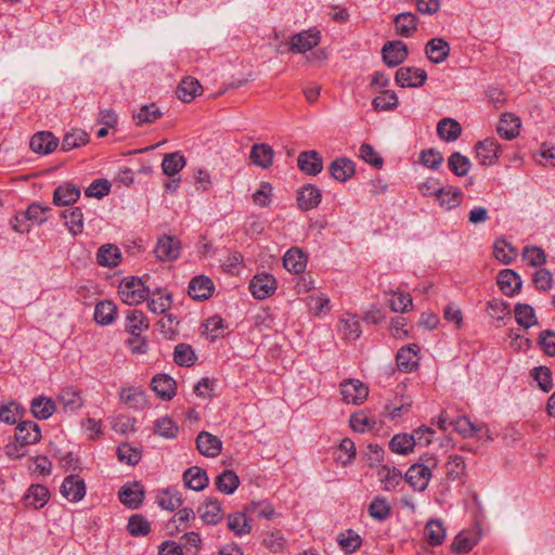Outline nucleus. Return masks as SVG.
I'll use <instances>...</instances> for the list:
<instances>
[{
	"label": "nucleus",
	"mask_w": 555,
	"mask_h": 555,
	"mask_svg": "<svg viewBox=\"0 0 555 555\" xmlns=\"http://www.w3.org/2000/svg\"><path fill=\"white\" fill-rule=\"evenodd\" d=\"M14 437L15 442L7 444L5 453L9 457L22 459L27 453L26 447L41 439V430L37 423L23 421L17 423Z\"/></svg>",
	"instance_id": "obj_1"
},
{
	"label": "nucleus",
	"mask_w": 555,
	"mask_h": 555,
	"mask_svg": "<svg viewBox=\"0 0 555 555\" xmlns=\"http://www.w3.org/2000/svg\"><path fill=\"white\" fill-rule=\"evenodd\" d=\"M437 465L438 460L434 456H428L422 463L411 465L404 475V479L415 491L423 492L427 489L433 468Z\"/></svg>",
	"instance_id": "obj_2"
},
{
	"label": "nucleus",
	"mask_w": 555,
	"mask_h": 555,
	"mask_svg": "<svg viewBox=\"0 0 555 555\" xmlns=\"http://www.w3.org/2000/svg\"><path fill=\"white\" fill-rule=\"evenodd\" d=\"M150 288L145 285L141 278L128 276L125 278L119 285L118 294L120 299L129 305H139L150 295Z\"/></svg>",
	"instance_id": "obj_3"
},
{
	"label": "nucleus",
	"mask_w": 555,
	"mask_h": 555,
	"mask_svg": "<svg viewBox=\"0 0 555 555\" xmlns=\"http://www.w3.org/2000/svg\"><path fill=\"white\" fill-rule=\"evenodd\" d=\"M427 74L417 67H400L396 72L395 80L401 88H417L425 83Z\"/></svg>",
	"instance_id": "obj_4"
},
{
	"label": "nucleus",
	"mask_w": 555,
	"mask_h": 555,
	"mask_svg": "<svg viewBox=\"0 0 555 555\" xmlns=\"http://www.w3.org/2000/svg\"><path fill=\"white\" fill-rule=\"evenodd\" d=\"M475 151L476 157L482 166H491L501 154V145L494 138H487L476 143Z\"/></svg>",
	"instance_id": "obj_5"
},
{
	"label": "nucleus",
	"mask_w": 555,
	"mask_h": 555,
	"mask_svg": "<svg viewBox=\"0 0 555 555\" xmlns=\"http://www.w3.org/2000/svg\"><path fill=\"white\" fill-rule=\"evenodd\" d=\"M276 289V280L269 273L256 274L249 283V291L257 299L270 297Z\"/></svg>",
	"instance_id": "obj_6"
},
{
	"label": "nucleus",
	"mask_w": 555,
	"mask_h": 555,
	"mask_svg": "<svg viewBox=\"0 0 555 555\" xmlns=\"http://www.w3.org/2000/svg\"><path fill=\"white\" fill-rule=\"evenodd\" d=\"M343 400L348 404H361L369 396L367 387L359 379H350L340 384Z\"/></svg>",
	"instance_id": "obj_7"
},
{
	"label": "nucleus",
	"mask_w": 555,
	"mask_h": 555,
	"mask_svg": "<svg viewBox=\"0 0 555 555\" xmlns=\"http://www.w3.org/2000/svg\"><path fill=\"white\" fill-rule=\"evenodd\" d=\"M383 61L389 67H396L408 57V47L401 40L388 41L382 49Z\"/></svg>",
	"instance_id": "obj_8"
},
{
	"label": "nucleus",
	"mask_w": 555,
	"mask_h": 555,
	"mask_svg": "<svg viewBox=\"0 0 555 555\" xmlns=\"http://www.w3.org/2000/svg\"><path fill=\"white\" fill-rule=\"evenodd\" d=\"M61 493L70 502H79L86 495L85 481L77 475H69L63 480Z\"/></svg>",
	"instance_id": "obj_9"
},
{
	"label": "nucleus",
	"mask_w": 555,
	"mask_h": 555,
	"mask_svg": "<svg viewBox=\"0 0 555 555\" xmlns=\"http://www.w3.org/2000/svg\"><path fill=\"white\" fill-rule=\"evenodd\" d=\"M154 253L160 261L176 260L180 255V242L173 236L164 235L158 240Z\"/></svg>",
	"instance_id": "obj_10"
},
{
	"label": "nucleus",
	"mask_w": 555,
	"mask_h": 555,
	"mask_svg": "<svg viewBox=\"0 0 555 555\" xmlns=\"http://www.w3.org/2000/svg\"><path fill=\"white\" fill-rule=\"evenodd\" d=\"M199 518L206 525H217L223 518V511L218 500L209 498L197 507Z\"/></svg>",
	"instance_id": "obj_11"
},
{
	"label": "nucleus",
	"mask_w": 555,
	"mask_h": 555,
	"mask_svg": "<svg viewBox=\"0 0 555 555\" xmlns=\"http://www.w3.org/2000/svg\"><path fill=\"white\" fill-rule=\"evenodd\" d=\"M298 168L309 176H317L323 169V159L317 151H305L298 155Z\"/></svg>",
	"instance_id": "obj_12"
},
{
	"label": "nucleus",
	"mask_w": 555,
	"mask_h": 555,
	"mask_svg": "<svg viewBox=\"0 0 555 555\" xmlns=\"http://www.w3.org/2000/svg\"><path fill=\"white\" fill-rule=\"evenodd\" d=\"M118 498L122 504L135 509L143 501V487L139 482L127 483L118 491Z\"/></svg>",
	"instance_id": "obj_13"
},
{
	"label": "nucleus",
	"mask_w": 555,
	"mask_h": 555,
	"mask_svg": "<svg viewBox=\"0 0 555 555\" xmlns=\"http://www.w3.org/2000/svg\"><path fill=\"white\" fill-rule=\"evenodd\" d=\"M79 186L66 182L59 185L53 192V204L55 206H69L75 204L80 197Z\"/></svg>",
	"instance_id": "obj_14"
},
{
	"label": "nucleus",
	"mask_w": 555,
	"mask_h": 555,
	"mask_svg": "<svg viewBox=\"0 0 555 555\" xmlns=\"http://www.w3.org/2000/svg\"><path fill=\"white\" fill-rule=\"evenodd\" d=\"M196 448L204 456L215 457L221 452L222 442L218 437L202 431L196 437Z\"/></svg>",
	"instance_id": "obj_15"
},
{
	"label": "nucleus",
	"mask_w": 555,
	"mask_h": 555,
	"mask_svg": "<svg viewBox=\"0 0 555 555\" xmlns=\"http://www.w3.org/2000/svg\"><path fill=\"white\" fill-rule=\"evenodd\" d=\"M521 122L520 119L511 113L501 116L496 126L498 134L505 140H513L519 134Z\"/></svg>",
	"instance_id": "obj_16"
},
{
	"label": "nucleus",
	"mask_w": 555,
	"mask_h": 555,
	"mask_svg": "<svg viewBox=\"0 0 555 555\" xmlns=\"http://www.w3.org/2000/svg\"><path fill=\"white\" fill-rule=\"evenodd\" d=\"M322 198L321 191L312 184L305 185L297 195V204L300 210L308 211L315 208Z\"/></svg>",
	"instance_id": "obj_17"
},
{
	"label": "nucleus",
	"mask_w": 555,
	"mask_h": 555,
	"mask_svg": "<svg viewBox=\"0 0 555 555\" xmlns=\"http://www.w3.org/2000/svg\"><path fill=\"white\" fill-rule=\"evenodd\" d=\"M214 291L212 281L204 275L193 278L188 287L190 297L196 300L207 299L211 296Z\"/></svg>",
	"instance_id": "obj_18"
},
{
	"label": "nucleus",
	"mask_w": 555,
	"mask_h": 555,
	"mask_svg": "<svg viewBox=\"0 0 555 555\" xmlns=\"http://www.w3.org/2000/svg\"><path fill=\"white\" fill-rule=\"evenodd\" d=\"M420 347L411 344L400 348L397 352V366L401 372H411L417 365V353Z\"/></svg>",
	"instance_id": "obj_19"
},
{
	"label": "nucleus",
	"mask_w": 555,
	"mask_h": 555,
	"mask_svg": "<svg viewBox=\"0 0 555 555\" xmlns=\"http://www.w3.org/2000/svg\"><path fill=\"white\" fill-rule=\"evenodd\" d=\"M520 276L511 269L502 270L498 275V285L506 296L516 295L521 288Z\"/></svg>",
	"instance_id": "obj_20"
},
{
	"label": "nucleus",
	"mask_w": 555,
	"mask_h": 555,
	"mask_svg": "<svg viewBox=\"0 0 555 555\" xmlns=\"http://www.w3.org/2000/svg\"><path fill=\"white\" fill-rule=\"evenodd\" d=\"M59 140L49 131H41L33 135L29 142L31 151L38 154H49L56 149Z\"/></svg>",
	"instance_id": "obj_21"
},
{
	"label": "nucleus",
	"mask_w": 555,
	"mask_h": 555,
	"mask_svg": "<svg viewBox=\"0 0 555 555\" xmlns=\"http://www.w3.org/2000/svg\"><path fill=\"white\" fill-rule=\"evenodd\" d=\"M393 24L399 36L409 38L417 30L418 17L414 13L403 12L395 16Z\"/></svg>",
	"instance_id": "obj_22"
},
{
	"label": "nucleus",
	"mask_w": 555,
	"mask_h": 555,
	"mask_svg": "<svg viewBox=\"0 0 555 555\" xmlns=\"http://www.w3.org/2000/svg\"><path fill=\"white\" fill-rule=\"evenodd\" d=\"M152 389L163 400H171L176 395V380L166 374L156 375L151 383Z\"/></svg>",
	"instance_id": "obj_23"
},
{
	"label": "nucleus",
	"mask_w": 555,
	"mask_h": 555,
	"mask_svg": "<svg viewBox=\"0 0 555 555\" xmlns=\"http://www.w3.org/2000/svg\"><path fill=\"white\" fill-rule=\"evenodd\" d=\"M319 33L301 31L291 38V51L305 53L319 44Z\"/></svg>",
	"instance_id": "obj_24"
},
{
	"label": "nucleus",
	"mask_w": 555,
	"mask_h": 555,
	"mask_svg": "<svg viewBox=\"0 0 555 555\" xmlns=\"http://www.w3.org/2000/svg\"><path fill=\"white\" fill-rule=\"evenodd\" d=\"M427 57L435 64L442 63L450 54V46L443 38H433L425 46Z\"/></svg>",
	"instance_id": "obj_25"
},
{
	"label": "nucleus",
	"mask_w": 555,
	"mask_h": 555,
	"mask_svg": "<svg viewBox=\"0 0 555 555\" xmlns=\"http://www.w3.org/2000/svg\"><path fill=\"white\" fill-rule=\"evenodd\" d=\"M274 156L273 149L266 143H257L251 146L249 158L251 163L263 169L272 165Z\"/></svg>",
	"instance_id": "obj_26"
},
{
	"label": "nucleus",
	"mask_w": 555,
	"mask_h": 555,
	"mask_svg": "<svg viewBox=\"0 0 555 555\" xmlns=\"http://www.w3.org/2000/svg\"><path fill=\"white\" fill-rule=\"evenodd\" d=\"M330 172L332 177L339 181L345 182L354 175V163L346 157H338L330 165Z\"/></svg>",
	"instance_id": "obj_27"
},
{
	"label": "nucleus",
	"mask_w": 555,
	"mask_h": 555,
	"mask_svg": "<svg viewBox=\"0 0 555 555\" xmlns=\"http://www.w3.org/2000/svg\"><path fill=\"white\" fill-rule=\"evenodd\" d=\"M283 263L287 271L299 274L304 272L307 267V256L301 249L293 247L284 255Z\"/></svg>",
	"instance_id": "obj_28"
},
{
	"label": "nucleus",
	"mask_w": 555,
	"mask_h": 555,
	"mask_svg": "<svg viewBox=\"0 0 555 555\" xmlns=\"http://www.w3.org/2000/svg\"><path fill=\"white\" fill-rule=\"evenodd\" d=\"M56 410L55 402L48 397L39 396L31 400L30 412L35 418L48 420Z\"/></svg>",
	"instance_id": "obj_29"
},
{
	"label": "nucleus",
	"mask_w": 555,
	"mask_h": 555,
	"mask_svg": "<svg viewBox=\"0 0 555 555\" xmlns=\"http://www.w3.org/2000/svg\"><path fill=\"white\" fill-rule=\"evenodd\" d=\"M117 317V307L111 300H102L96 304L94 308V321L102 325L106 326L112 324Z\"/></svg>",
	"instance_id": "obj_30"
},
{
	"label": "nucleus",
	"mask_w": 555,
	"mask_h": 555,
	"mask_svg": "<svg viewBox=\"0 0 555 555\" xmlns=\"http://www.w3.org/2000/svg\"><path fill=\"white\" fill-rule=\"evenodd\" d=\"M183 481L189 489L201 491L207 487L208 476L206 470L198 466H192L184 472Z\"/></svg>",
	"instance_id": "obj_31"
},
{
	"label": "nucleus",
	"mask_w": 555,
	"mask_h": 555,
	"mask_svg": "<svg viewBox=\"0 0 555 555\" xmlns=\"http://www.w3.org/2000/svg\"><path fill=\"white\" fill-rule=\"evenodd\" d=\"M119 398L122 403L128 404L131 409L134 410H142L147 405L145 392L140 388H122L120 390Z\"/></svg>",
	"instance_id": "obj_32"
},
{
	"label": "nucleus",
	"mask_w": 555,
	"mask_h": 555,
	"mask_svg": "<svg viewBox=\"0 0 555 555\" xmlns=\"http://www.w3.org/2000/svg\"><path fill=\"white\" fill-rule=\"evenodd\" d=\"M437 133L441 140L453 142L462 134V127L455 119L446 117L438 122Z\"/></svg>",
	"instance_id": "obj_33"
},
{
	"label": "nucleus",
	"mask_w": 555,
	"mask_h": 555,
	"mask_svg": "<svg viewBox=\"0 0 555 555\" xmlns=\"http://www.w3.org/2000/svg\"><path fill=\"white\" fill-rule=\"evenodd\" d=\"M50 499V492L42 485H31L25 495V504L36 509L43 507Z\"/></svg>",
	"instance_id": "obj_34"
},
{
	"label": "nucleus",
	"mask_w": 555,
	"mask_h": 555,
	"mask_svg": "<svg viewBox=\"0 0 555 555\" xmlns=\"http://www.w3.org/2000/svg\"><path fill=\"white\" fill-rule=\"evenodd\" d=\"M462 197L463 192L461 190L452 185H447L441 186L437 201L443 209L450 210L461 204Z\"/></svg>",
	"instance_id": "obj_35"
},
{
	"label": "nucleus",
	"mask_w": 555,
	"mask_h": 555,
	"mask_svg": "<svg viewBox=\"0 0 555 555\" xmlns=\"http://www.w3.org/2000/svg\"><path fill=\"white\" fill-rule=\"evenodd\" d=\"M120 259V249L114 244H104L98 249L96 260L102 267H116Z\"/></svg>",
	"instance_id": "obj_36"
},
{
	"label": "nucleus",
	"mask_w": 555,
	"mask_h": 555,
	"mask_svg": "<svg viewBox=\"0 0 555 555\" xmlns=\"http://www.w3.org/2000/svg\"><path fill=\"white\" fill-rule=\"evenodd\" d=\"M377 476L383 485V490L385 491H393L403 479V476L398 468L389 467L387 465H384L378 469Z\"/></svg>",
	"instance_id": "obj_37"
},
{
	"label": "nucleus",
	"mask_w": 555,
	"mask_h": 555,
	"mask_svg": "<svg viewBox=\"0 0 555 555\" xmlns=\"http://www.w3.org/2000/svg\"><path fill=\"white\" fill-rule=\"evenodd\" d=\"M201 92L202 86L197 79L192 77L182 79L176 91L177 96L185 103L193 101Z\"/></svg>",
	"instance_id": "obj_38"
},
{
	"label": "nucleus",
	"mask_w": 555,
	"mask_h": 555,
	"mask_svg": "<svg viewBox=\"0 0 555 555\" xmlns=\"http://www.w3.org/2000/svg\"><path fill=\"white\" fill-rule=\"evenodd\" d=\"M412 403L410 397H396L391 402L385 405L386 415L391 421H397L411 411Z\"/></svg>",
	"instance_id": "obj_39"
},
{
	"label": "nucleus",
	"mask_w": 555,
	"mask_h": 555,
	"mask_svg": "<svg viewBox=\"0 0 555 555\" xmlns=\"http://www.w3.org/2000/svg\"><path fill=\"white\" fill-rule=\"evenodd\" d=\"M62 218L65 220V225L69 233L74 236L82 233L83 231V214L81 208L74 207L66 209L62 212Z\"/></svg>",
	"instance_id": "obj_40"
},
{
	"label": "nucleus",
	"mask_w": 555,
	"mask_h": 555,
	"mask_svg": "<svg viewBox=\"0 0 555 555\" xmlns=\"http://www.w3.org/2000/svg\"><path fill=\"white\" fill-rule=\"evenodd\" d=\"M125 328L129 334H141L149 328L147 318L140 310H128Z\"/></svg>",
	"instance_id": "obj_41"
},
{
	"label": "nucleus",
	"mask_w": 555,
	"mask_h": 555,
	"mask_svg": "<svg viewBox=\"0 0 555 555\" xmlns=\"http://www.w3.org/2000/svg\"><path fill=\"white\" fill-rule=\"evenodd\" d=\"M152 297L147 300L149 310L156 314L165 313L172 305L171 294H163L160 288H156L152 293Z\"/></svg>",
	"instance_id": "obj_42"
},
{
	"label": "nucleus",
	"mask_w": 555,
	"mask_h": 555,
	"mask_svg": "<svg viewBox=\"0 0 555 555\" xmlns=\"http://www.w3.org/2000/svg\"><path fill=\"white\" fill-rule=\"evenodd\" d=\"M183 503L181 493L171 488L163 490L157 496V504L166 511L173 512Z\"/></svg>",
	"instance_id": "obj_43"
},
{
	"label": "nucleus",
	"mask_w": 555,
	"mask_h": 555,
	"mask_svg": "<svg viewBox=\"0 0 555 555\" xmlns=\"http://www.w3.org/2000/svg\"><path fill=\"white\" fill-rule=\"evenodd\" d=\"M185 165V157L180 152H173L164 156L162 169L165 175L173 177L179 173Z\"/></svg>",
	"instance_id": "obj_44"
},
{
	"label": "nucleus",
	"mask_w": 555,
	"mask_h": 555,
	"mask_svg": "<svg viewBox=\"0 0 555 555\" xmlns=\"http://www.w3.org/2000/svg\"><path fill=\"white\" fill-rule=\"evenodd\" d=\"M367 513L373 519L384 521L390 517L391 506L387 499L377 495L369 504Z\"/></svg>",
	"instance_id": "obj_45"
},
{
	"label": "nucleus",
	"mask_w": 555,
	"mask_h": 555,
	"mask_svg": "<svg viewBox=\"0 0 555 555\" xmlns=\"http://www.w3.org/2000/svg\"><path fill=\"white\" fill-rule=\"evenodd\" d=\"M516 322L524 328H530L538 324L534 309L527 304H517L514 308Z\"/></svg>",
	"instance_id": "obj_46"
},
{
	"label": "nucleus",
	"mask_w": 555,
	"mask_h": 555,
	"mask_svg": "<svg viewBox=\"0 0 555 555\" xmlns=\"http://www.w3.org/2000/svg\"><path fill=\"white\" fill-rule=\"evenodd\" d=\"M338 330L343 338L347 340H356L362 333L359 320L351 314L340 320Z\"/></svg>",
	"instance_id": "obj_47"
},
{
	"label": "nucleus",
	"mask_w": 555,
	"mask_h": 555,
	"mask_svg": "<svg viewBox=\"0 0 555 555\" xmlns=\"http://www.w3.org/2000/svg\"><path fill=\"white\" fill-rule=\"evenodd\" d=\"M26 410L21 404L11 401L8 404L0 406V421L13 425L22 422V417L25 415Z\"/></svg>",
	"instance_id": "obj_48"
},
{
	"label": "nucleus",
	"mask_w": 555,
	"mask_h": 555,
	"mask_svg": "<svg viewBox=\"0 0 555 555\" xmlns=\"http://www.w3.org/2000/svg\"><path fill=\"white\" fill-rule=\"evenodd\" d=\"M228 528L235 534V535H245L248 534L251 531V525L248 521L245 513L243 512H235L230 515H228Z\"/></svg>",
	"instance_id": "obj_49"
},
{
	"label": "nucleus",
	"mask_w": 555,
	"mask_h": 555,
	"mask_svg": "<svg viewBox=\"0 0 555 555\" xmlns=\"http://www.w3.org/2000/svg\"><path fill=\"white\" fill-rule=\"evenodd\" d=\"M59 400L65 412L73 413L82 406L80 393L73 388L63 389L60 393Z\"/></svg>",
	"instance_id": "obj_50"
},
{
	"label": "nucleus",
	"mask_w": 555,
	"mask_h": 555,
	"mask_svg": "<svg viewBox=\"0 0 555 555\" xmlns=\"http://www.w3.org/2000/svg\"><path fill=\"white\" fill-rule=\"evenodd\" d=\"M162 112L155 103L142 105L137 113H133V120L135 125L143 126L145 124H152L162 116Z\"/></svg>",
	"instance_id": "obj_51"
},
{
	"label": "nucleus",
	"mask_w": 555,
	"mask_h": 555,
	"mask_svg": "<svg viewBox=\"0 0 555 555\" xmlns=\"http://www.w3.org/2000/svg\"><path fill=\"white\" fill-rule=\"evenodd\" d=\"M448 167L455 176L465 177L470 170L472 163L460 152H453L448 158Z\"/></svg>",
	"instance_id": "obj_52"
},
{
	"label": "nucleus",
	"mask_w": 555,
	"mask_h": 555,
	"mask_svg": "<svg viewBox=\"0 0 555 555\" xmlns=\"http://www.w3.org/2000/svg\"><path fill=\"white\" fill-rule=\"evenodd\" d=\"M425 538L430 545H440L446 538V529L440 520H430L424 530Z\"/></svg>",
	"instance_id": "obj_53"
},
{
	"label": "nucleus",
	"mask_w": 555,
	"mask_h": 555,
	"mask_svg": "<svg viewBox=\"0 0 555 555\" xmlns=\"http://www.w3.org/2000/svg\"><path fill=\"white\" fill-rule=\"evenodd\" d=\"M240 479L232 470H224L216 478L217 489L225 494H232L238 487Z\"/></svg>",
	"instance_id": "obj_54"
},
{
	"label": "nucleus",
	"mask_w": 555,
	"mask_h": 555,
	"mask_svg": "<svg viewBox=\"0 0 555 555\" xmlns=\"http://www.w3.org/2000/svg\"><path fill=\"white\" fill-rule=\"evenodd\" d=\"M494 257L504 264H509L517 256L516 249L504 238L495 241L493 246Z\"/></svg>",
	"instance_id": "obj_55"
},
{
	"label": "nucleus",
	"mask_w": 555,
	"mask_h": 555,
	"mask_svg": "<svg viewBox=\"0 0 555 555\" xmlns=\"http://www.w3.org/2000/svg\"><path fill=\"white\" fill-rule=\"evenodd\" d=\"M446 473L448 478L457 480L466 473V463L462 455L452 454L446 463Z\"/></svg>",
	"instance_id": "obj_56"
},
{
	"label": "nucleus",
	"mask_w": 555,
	"mask_h": 555,
	"mask_svg": "<svg viewBox=\"0 0 555 555\" xmlns=\"http://www.w3.org/2000/svg\"><path fill=\"white\" fill-rule=\"evenodd\" d=\"M87 142V132L80 129H73L63 137L61 147L63 151L68 152L85 145Z\"/></svg>",
	"instance_id": "obj_57"
},
{
	"label": "nucleus",
	"mask_w": 555,
	"mask_h": 555,
	"mask_svg": "<svg viewBox=\"0 0 555 555\" xmlns=\"http://www.w3.org/2000/svg\"><path fill=\"white\" fill-rule=\"evenodd\" d=\"M388 306L393 312L404 313L413 307L412 297L408 293L391 292V297L388 299Z\"/></svg>",
	"instance_id": "obj_58"
},
{
	"label": "nucleus",
	"mask_w": 555,
	"mask_h": 555,
	"mask_svg": "<svg viewBox=\"0 0 555 555\" xmlns=\"http://www.w3.org/2000/svg\"><path fill=\"white\" fill-rule=\"evenodd\" d=\"M173 360L180 366H191L194 364L196 356L190 345L181 343L175 347Z\"/></svg>",
	"instance_id": "obj_59"
},
{
	"label": "nucleus",
	"mask_w": 555,
	"mask_h": 555,
	"mask_svg": "<svg viewBox=\"0 0 555 555\" xmlns=\"http://www.w3.org/2000/svg\"><path fill=\"white\" fill-rule=\"evenodd\" d=\"M389 448L393 453L408 454L413 451L414 439L408 434L395 435L389 441Z\"/></svg>",
	"instance_id": "obj_60"
},
{
	"label": "nucleus",
	"mask_w": 555,
	"mask_h": 555,
	"mask_svg": "<svg viewBox=\"0 0 555 555\" xmlns=\"http://www.w3.org/2000/svg\"><path fill=\"white\" fill-rule=\"evenodd\" d=\"M350 427L356 433H365L374 429L376 421L364 412H358L350 416Z\"/></svg>",
	"instance_id": "obj_61"
},
{
	"label": "nucleus",
	"mask_w": 555,
	"mask_h": 555,
	"mask_svg": "<svg viewBox=\"0 0 555 555\" xmlns=\"http://www.w3.org/2000/svg\"><path fill=\"white\" fill-rule=\"evenodd\" d=\"M178 431V425L168 416L158 418L154 424V433L167 439L175 438Z\"/></svg>",
	"instance_id": "obj_62"
},
{
	"label": "nucleus",
	"mask_w": 555,
	"mask_h": 555,
	"mask_svg": "<svg viewBox=\"0 0 555 555\" xmlns=\"http://www.w3.org/2000/svg\"><path fill=\"white\" fill-rule=\"evenodd\" d=\"M337 541L341 550L347 554L356 552L362 544L361 537L352 530L340 533Z\"/></svg>",
	"instance_id": "obj_63"
},
{
	"label": "nucleus",
	"mask_w": 555,
	"mask_h": 555,
	"mask_svg": "<svg viewBox=\"0 0 555 555\" xmlns=\"http://www.w3.org/2000/svg\"><path fill=\"white\" fill-rule=\"evenodd\" d=\"M127 530L132 537H144L150 533L151 525L142 515H132L127 525Z\"/></svg>",
	"instance_id": "obj_64"
}]
</instances>
